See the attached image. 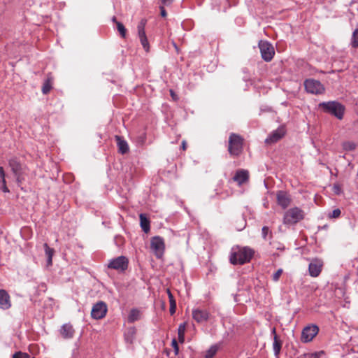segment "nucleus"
Wrapping results in <instances>:
<instances>
[{"mask_svg": "<svg viewBox=\"0 0 358 358\" xmlns=\"http://www.w3.org/2000/svg\"><path fill=\"white\" fill-rule=\"evenodd\" d=\"M254 255V250L248 247L233 248L229 260L234 265L244 264L249 262Z\"/></svg>", "mask_w": 358, "mask_h": 358, "instance_id": "nucleus-1", "label": "nucleus"}, {"mask_svg": "<svg viewBox=\"0 0 358 358\" xmlns=\"http://www.w3.org/2000/svg\"><path fill=\"white\" fill-rule=\"evenodd\" d=\"M244 138L239 134L231 133L229 137L228 151L231 156L238 157L243 150Z\"/></svg>", "mask_w": 358, "mask_h": 358, "instance_id": "nucleus-2", "label": "nucleus"}, {"mask_svg": "<svg viewBox=\"0 0 358 358\" xmlns=\"http://www.w3.org/2000/svg\"><path fill=\"white\" fill-rule=\"evenodd\" d=\"M319 107L325 113L334 115L338 120L343 118L345 107L337 101L322 102L319 104Z\"/></svg>", "mask_w": 358, "mask_h": 358, "instance_id": "nucleus-3", "label": "nucleus"}, {"mask_svg": "<svg viewBox=\"0 0 358 358\" xmlns=\"http://www.w3.org/2000/svg\"><path fill=\"white\" fill-rule=\"evenodd\" d=\"M304 211L298 208L294 207L285 211L283 217L285 224H295L304 219Z\"/></svg>", "mask_w": 358, "mask_h": 358, "instance_id": "nucleus-4", "label": "nucleus"}, {"mask_svg": "<svg viewBox=\"0 0 358 358\" xmlns=\"http://www.w3.org/2000/svg\"><path fill=\"white\" fill-rule=\"evenodd\" d=\"M259 48L260 50L262 59L265 62H270L275 55V50L273 45L266 41H260L259 43Z\"/></svg>", "mask_w": 358, "mask_h": 358, "instance_id": "nucleus-5", "label": "nucleus"}, {"mask_svg": "<svg viewBox=\"0 0 358 358\" xmlns=\"http://www.w3.org/2000/svg\"><path fill=\"white\" fill-rule=\"evenodd\" d=\"M150 248L157 258H161L164 252L165 243L160 236H155L151 238Z\"/></svg>", "mask_w": 358, "mask_h": 358, "instance_id": "nucleus-6", "label": "nucleus"}, {"mask_svg": "<svg viewBox=\"0 0 358 358\" xmlns=\"http://www.w3.org/2000/svg\"><path fill=\"white\" fill-rule=\"evenodd\" d=\"M304 87L307 92L313 94H320L324 91L323 85L315 79H307L304 81Z\"/></svg>", "mask_w": 358, "mask_h": 358, "instance_id": "nucleus-7", "label": "nucleus"}, {"mask_svg": "<svg viewBox=\"0 0 358 358\" xmlns=\"http://www.w3.org/2000/svg\"><path fill=\"white\" fill-rule=\"evenodd\" d=\"M319 332V327L315 324H309L305 327L301 332V341L308 343L313 340Z\"/></svg>", "mask_w": 358, "mask_h": 358, "instance_id": "nucleus-8", "label": "nucleus"}, {"mask_svg": "<svg viewBox=\"0 0 358 358\" xmlns=\"http://www.w3.org/2000/svg\"><path fill=\"white\" fill-rule=\"evenodd\" d=\"M129 264L128 259L124 256H120L117 258L111 259L108 267L120 271H124L127 269Z\"/></svg>", "mask_w": 358, "mask_h": 358, "instance_id": "nucleus-9", "label": "nucleus"}, {"mask_svg": "<svg viewBox=\"0 0 358 358\" xmlns=\"http://www.w3.org/2000/svg\"><path fill=\"white\" fill-rule=\"evenodd\" d=\"M108 311V306L103 301H99L95 303L92 308L91 316L95 320L103 318Z\"/></svg>", "mask_w": 358, "mask_h": 358, "instance_id": "nucleus-10", "label": "nucleus"}, {"mask_svg": "<svg viewBox=\"0 0 358 358\" xmlns=\"http://www.w3.org/2000/svg\"><path fill=\"white\" fill-rule=\"evenodd\" d=\"M8 164L17 181H20L22 175L24 173L25 166L15 157L9 159Z\"/></svg>", "mask_w": 358, "mask_h": 358, "instance_id": "nucleus-11", "label": "nucleus"}, {"mask_svg": "<svg viewBox=\"0 0 358 358\" xmlns=\"http://www.w3.org/2000/svg\"><path fill=\"white\" fill-rule=\"evenodd\" d=\"M276 201L282 209H285L291 204L292 198L287 192L278 191L276 193Z\"/></svg>", "mask_w": 358, "mask_h": 358, "instance_id": "nucleus-12", "label": "nucleus"}, {"mask_svg": "<svg viewBox=\"0 0 358 358\" xmlns=\"http://www.w3.org/2000/svg\"><path fill=\"white\" fill-rule=\"evenodd\" d=\"M323 262L320 259H313L308 266L309 274L312 277H317L322 269Z\"/></svg>", "mask_w": 358, "mask_h": 358, "instance_id": "nucleus-13", "label": "nucleus"}, {"mask_svg": "<svg viewBox=\"0 0 358 358\" xmlns=\"http://www.w3.org/2000/svg\"><path fill=\"white\" fill-rule=\"evenodd\" d=\"M285 134V130L283 127H280L273 131L265 140L267 144H273L280 140Z\"/></svg>", "mask_w": 358, "mask_h": 358, "instance_id": "nucleus-14", "label": "nucleus"}, {"mask_svg": "<svg viewBox=\"0 0 358 358\" xmlns=\"http://www.w3.org/2000/svg\"><path fill=\"white\" fill-rule=\"evenodd\" d=\"M192 317L198 323L206 322L209 318V313L206 310L194 309L192 310Z\"/></svg>", "mask_w": 358, "mask_h": 358, "instance_id": "nucleus-15", "label": "nucleus"}, {"mask_svg": "<svg viewBox=\"0 0 358 358\" xmlns=\"http://www.w3.org/2000/svg\"><path fill=\"white\" fill-rule=\"evenodd\" d=\"M11 307L10 296L5 289H0V308L8 310Z\"/></svg>", "mask_w": 358, "mask_h": 358, "instance_id": "nucleus-16", "label": "nucleus"}, {"mask_svg": "<svg viewBox=\"0 0 358 358\" xmlns=\"http://www.w3.org/2000/svg\"><path fill=\"white\" fill-rule=\"evenodd\" d=\"M248 178L249 173L248 171L244 169L237 171L233 178L234 180L239 185H241L242 184L247 182Z\"/></svg>", "mask_w": 358, "mask_h": 358, "instance_id": "nucleus-17", "label": "nucleus"}, {"mask_svg": "<svg viewBox=\"0 0 358 358\" xmlns=\"http://www.w3.org/2000/svg\"><path fill=\"white\" fill-rule=\"evenodd\" d=\"M119 152L121 154H126L129 151V145L127 141L120 136H115Z\"/></svg>", "mask_w": 358, "mask_h": 358, "instance_id": "nucleus-18", "label": "nucleus"}, {"mask_svg": "<svg viewBox=\"0 0 358 358\" xmlns=\"http://www.w3.org/2000/svg\"><path fill=\"white\" fill-rule=\"evenodd\" d=\"M60 333L64 338H71L74 334V329L72 325L65 324L62 327Z\"/></svg>", "mask_w": 358, "mask_h": 358, "instance_id": "nucleus-19", "label": "nucleus"}, {"mask_svg": "<svg viewBox=\"0 0 358 358\" xmlns=\"http://www.w3.org/2000/svg\"><path fill=\"white\" fill-rule=\"evenodd\" d=\"M136 333V330L134 327H131L127 329L124 334V339L127 343H133Z\"/></svg>", "mask_w": 358, "mask_h": 358, "instance_id": "nucleus-20", "label": "nucleus"}, {"mask_svg": "<svg viewBox=\"0 0 358 358\" xmlns=\"http://www.w3.org/2000/svg\"><path fill=\"white\" fill-rule=\"evenodd\" d=\"M43 247L45 248V255L47 256V265L51 266L52 264V256L54 255L55 250L52 248H50L47 243H44Z\"/></svg>", "mask_w": 358, "mask_h": 358, "instance_id": "nucleus-21", "label": "nucleus"}, {"mask_svg": "<svg viewBox=\"0 0 358 358\" xmlns=\"http://www.w3.org/2000/svg\"><path fill=\"white\" fill-rule=\"evenodd\" d=\"M273 348L275 355L278 356L282 348V341L280 340L277 334H275V336H273Z\"/></svg>", "mask_w": 358, "mask_h": 358, "instance_id": "nucleus-22", "label": "nucleus"}, {"mask_svg": "<svg viewBox=\"0 0 358 358\" xmlns=\"http://www.w3.org/2000/svg\"><path fill=\"white\" fill-rule=\"evenodd\" d=\"M139 217H140L141 227L142 229L145 233L148 232L150 231L149 220L143 214H141Z\"/></svg>", "mask_w": 358, "mask_h": 358, "instance_id": "nucleus-23", "label": "nucleus"}, {"mask_svg": "<svg viewBox=\"0 0 358 358\" xmlns=\"http://www.w3.org/2000/svg\"><path fill=\"white\" fill-rule=\"evenodd\" d=\"M187 323L183 322L180 324L178 329V341L182 343L185 341V332L186 330Z\"/></svg>", "mask_w": 358, "mask_h": 358, "instance_id": "nucleus-24", "label": "nucleus"}, {"mask_svg": "<svg viewBox=\"0 0 358 358\" xmlns=\"http://www.w3.org/2000/svg\"><path fill=\"white\" fill-rule=\"evenodd\" d=\"M138 35L140 42L142 45L143 49L146 52H149L150 51V44H149L146 34H138Z\"/></svg>", "mask_w": 358, "mask_h": 358, "instance_id": "nucleus-25", "label": "nucleus"}, {"mask_svg": "<svg viewBox=\"0 0 358 358\" xmlns=\"http://www.w3.org/2000/svg\"><path fill=\"white\" fill-rule=\"evenodd\" d=\"M0 178L2 183L1 189L4 192H8L9 189L6 186V182L5 179V172L3 167L0 166Z\"/></svg>", "mask_w": 358, "mask_h": 358, "instance_id": "nucleus-26", "label": "nucleus"}, {"mask_svg": "<svg viewBox=\"0 0 358 358\" xmlns=\"http://www.w3.org/2000/svg\"><path fill=\"white\" fill-rule=\"evenodd\" d=\"M140 318V312L136 309H133L130 311L128 316V321L129 322H134Z\"/></svg>", "mask_w": 358, "mask_h": 358, "instance_id": "nucleus-27", "label": "nucleus"}, {"mask_svg": "<svg viewBox=\"0 0 358 358\" xmlns=\"http://www.w3.org/2000/svg\"><path fill=\"white\" fill-rule=\"evenodd\" d=\"M219 349V346L217 345H212L206 352L205 357L206 358H213L215 354L217 353Z\"/></svg>", "mask_w": 358, "mask_h": 358, "instance_id": "nucleus-28", "label": "nucleus"}, {"mask_svg": "<svg viewBox=\"0 0 358 358\" xmlns=\"http://www.w3.org/2000/svg\"><path fill=\"white\" fill-rule=\"evenodd\" d=\"M146 23H147V20H145L144 18L141 20V21L139 22V23L137 26L138 34H145V27Z\"/></svg>", "mask_w": 358, "mask_h": 358, "instance_id": "nucleus-29", "label": "nucleus"}, {"mask_svg": "<svg viewBox=\"0 0 358 358\" xmlns=\"http://www.w3.org/2000/svg\"><path fill=\"white\" fill-rule=\"evenodd\" d=\"M52 88V84H51V80L50 79H47L45 83H43V87H42V92L44 94H47L48 93L50 92V90Z\"/></svg>", "mask_w": 358, "mask_h": 358, "instance_id": "nucleus-30", "label": "nucleus"}, {"mask_svg": "<svg viewBox=\"0 0 358 358\" xmlns=\"http://www.w3.org/2000/svg\"><path fill=\"white\" fill-rule=\"evenodd\" d=\"M117 29L119 31L120 36L124 38L126 37L127 29L124 24L120 22H116Z\"/></svg>", "mask_w": 358, "mask_h": 358, "instance_id": "nucleus-31", "label": "nucleus"}, {"mask_svg": "<svg viewBox=\"0 0 358 358\" xmlns=\"http://www.w3.org/2000/svg\"><path fill=\"white\" fill-rule=\"evenodd\" d=\"M343 148L345 150H353L356 148V144L351 141L343 143Z\"/></svg>", "mask_w": 358, "mask_h": 358, "instance_id": "nucleus-32", "label": "nucleus"}, {"mask_svg": "<svg viewBox=\"0 0 358 358\" xmlns=\"http://www.w3.org/2000/svg\"><path fill=\"white\" fill-rule=\"evenodd\" d=\"M262 238L264 240H266V237L268 235L270 236V238H272V232L270 231L269 228L266 226L262 227Z\"/></svg>", "mask_w": 358, "mask_h": 358, "instance_id": "nucleus-33", "label": "nucleus"}, {"mask_svg": "<svg viewBox=\"0 0 358 358\" xmlns=\"http://www.w3.org/2000/svg\"><path fill=\"white\" fill-rule=\"evenodd\" d=\"M352 45L354 48H358V29H356L352 35Z\"/></svg>", "mask_w": 358, "mask_h": 358, "instance_id": "nucleus-34", "label": "nucleus"}, {"mask_svg": "<svg viewBox=\"0 0 358 358\" xmlns=\"http://www.w3.org/2000/svg\"><path fill=\"white\" fill-rule=\"evenodd\" d=\"M341 211L339 208L334 209L331 213L329 214L328 217L330 219L332 218H338L341 216Z\"/></svg>", "mask_w": 358, "mask_h": 358, "instance_id": "nucleus-35", "label": "nucleus"}, {"mask_svg": "<svg viewBox=\"0 0 358 358\" xmlns=\"http://www.w3.org/2000/svg\"><path fill=\"white\" fill-rule=\"evenodd\" d=\"M283 271L282 268H279L278 270H277L276 272H275L272 276V279L274 282H277L279 280L282 273Z\"/></svg>", "mask_w": 358, "mask_h": 358, "instance_id": "nucleus-36", "label": "nucleus"}, {"mask_svg": "<svg viewBox=\"0 0 358 358\" xmlns=\"http://www.w3.org/2000/svg\"><path fill=\"white\" fill-rule=\"evenodd\" d=\"M30 355H29L27 353H22V352H16L13 355V358H31Z\"/></svg>", "mask_w": 358, "mask_h": 358, "instance_id": "nucleus-37", "label": "nucleus"}, {"mask_svg": "<svg viewBox=\"0 0 358 358\" xmlns=\"http://www.w3.org/2000/svg\"><path fill=\"white\" fill-rule=\"evenodd\" d=\"M166 292H167V294H168V296H169V303L170 304H175V303H176V301L174 299L173 295L172 294V293H171V292L170 291L169 289H167Z\"/></svg>", "mask_w": 358, "mask_h": 358, "instance_id": "nucleus-38", "label": "nucleus"}, {"mask_svg": "<svg viewBox=\"0 0 358 358\" xmlns=\"http://www.w3.org/2000/svg\"><path fill=\"white\" fill-rule=\"evenodd\" d=\"M172 346L174 348L175 354L177 355L179 351L178 344L176 339L172 341Z\"/></svg>", "mask_w": 358, "mask_h": 358, "instance_id": "nucleus-39", "label": "nucleus"}, {"mask_svg": "<svg viewBox=\"0 0 358 358\" xmlns=\"http://www.w3.org/2000/svg\"><path fill=\"white\" fill-rule=\"evenodd\" d=\"M164 6V5L161 6L159 7V9H160V15H161V16L163 17H166L167 13H166V10H165Z\"/></svg>", "mask_w": 358, "mask_h": 358, "instance_id": "nucleus-40", "label": "nucleus"}, {"mask_svg": "<svg viewBox=\"0 0 358 358\" xmlns=\"http://www.w3.org/2000/svg\"><path fill=\"white\" fill-rule=\"evenodd\" d=\"M176 303L170 304V308H169L170 314L171 315H173L176 313Z\"/></svg>", "mask_w": 358, "mask_h": 358, "instance_id": "nucleus-41", "label": "nucleus"}, {"mask_svg": "<svg viewBox=\"0 0 358 358\" xmlns=\"http://www.w3.org/2000/svg\"><path fill=\"white\" fill-rule=\"evenodd\" d=\"M169 92H170V95L172 97V99L174 101H177L178 98L177 94L175 93V92L173 90H170Z\"/></svg>", "mask_w": 358, "mask_h": 358, "instance_id": "nucleus-42", "label": "nucleus"}, {"mask_svg": "<svg viewBox=\"0 0 358 358\" xmlns=\"http://www.w3.org/2000/svg\"><path fill=\"white\" fill-rule=\"evenodd\" d=\"M173 2V0H162V3L164 6H169Z\"/></svg>", "mask_w": 358, "mask_h": 358, "instance_id": "nucleus-43", "label": "nucleus"}, {"mask_svg": "<svg viewBox=\"0 0 358 358\" xmlns=\"http://www.w3.org/2000/svg\"><path fill=\"white\" fill-rule=\"evenodd\" d=\"M182 149L185 151L187 149V143L185 141H182V145H181Z\"/></svg>", "mask_w": 358, "mask_h": 358, "instance_id": "nucleus-44", "label": "nucleus"}, {"mask_svg": "<svg viewBox=\"0 0 358 358\" xmlns=\"http://www.w3.org/2000/svg\"><path fill=\"white\" fill-rule=\"evenodd\" d=\"M322 352H321L322 353ZM320 352H315L311 355L312 358H320Z\"/></svg>", "mask_w": 358, "mask_h": 358, "instance_id": "nucleus-45", "label": "nucleus"}, {"mask_svg": "<svg viewBox=\"0 0 358 358\" xmlns=\"http://www.w3.org/2000/svg\"><path fill=\"white\" fill-rule=\"evenodd\" d=\"M272 333H273V334L274 336H275V334H276V330H275V328H273V329H272Z\"/></svg>", "mask_w": 358, "mask_h": 358, "instance_id": "nucleus-46", "label": "nucleus"}, {"mask_svg": "<svg viewBox=\"0 0 358 358\" xmlns=\"http://www.w3.org/2000/svg\"><path fill=\"white\" fill-rule=\"evenodd\" d=\"M113 21L114 22H115V23H116V22H117V20H116V17H113Z\"/></svg>", "mask_w": 358, "mask_h": 358, "instance_id": "nucleus-47", "label": "nucleus"}, {"mask_svg": "<svg viewBox=\"0 0 358 358\" xmlns=\"http://www.w3.org/2000/svg\"><path fill=\"white\" fill-rule=\"evenodd\" d=\"M31 358H34V357H31Z\"/></svg>", "mask_w": 358, "mask_h": 358, "instance_id": "nucleus-48", "label": "nucleus"}]
</instances>
